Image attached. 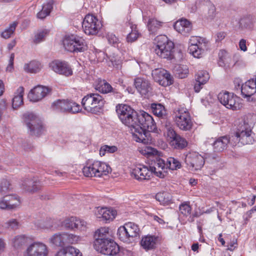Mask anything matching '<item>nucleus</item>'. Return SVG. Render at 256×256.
Masks as SVG:
<instances>
[{"label":"nucleus","mask_w":256,"mask_h":256,"mask_svg":"<svg viewBox=\"0 0 256 256\" xmlns=\"http://www.w3.org/2000/svg\"><path fill=\"white\" fill-rule=\"evenodd\" d=\"M134 128L132 129V134L134 140L144 144L152 142L150 132L156 129V124L152 117L148 113L141 111L137 113L136 117Z\"/></svg>","instance_id":"obj_1"},{"label":"nucleus","mask_w":256,"mask_h":256,"mask_svg":"<svg viewBox=\"0 0 256 256\" xmlns=\"http://www.w3.org/2000/svg\"><path fill=\"white\" fill-rule=\"evenodd\" d=\"M157 42L154 48L156 54L162 58L171 60L174 58V44L165 35H160L156 37Z\"/></svg>","instance_id":"obj_2"},{"label":"nucleus","mask_w":256,"mask_h":256,"mask_svg":"<svg viewBox=\"0 0 256 256\" xmlns=\"http://www.w3.org/2000/svg\"><path fill=\"white\" fill-rule=\"evenodd\" d=\"M116 112L118 118L123 124L128 126L132 132V129L134 128L136 117L137 112L126 104H119L116 106Z\"/></svg>","instance_id":"obj_3"},{"label":"nucleus","mask_w":256,"mask_h":256,"mask_svg":"<svg viewBox=\"0 0 256 256\" xmlns=\"http://www.w3.org/2000/svg\"><path fill=\"white\" fill-rule=\"evenodd\" d=\"M140 232V228L137 224L128 222L118 228L117 235L121 241L130 244L134 242L135 238L139 236Z\"/></svg>","instance_id":"obj_4"},{"label":"nucleus","mask_w":256,"mask_h":256,"mask_svg":"<svg viewBox=\"0 0 256 256\" xmlns=\"http://www.w3.org/2000/svg\"><path fill=\"white\" fill-rule=\"evenodd\" d=\"M22 120L30 135L38 136L42 134L44 130L42 122L35 114L32 112L24 113L22 115Z\"/></svg>","instance_id":"obj_5"},{"label":"nucleus","mask_w":256,"mask_h":256,"mask_svg":"<svg viewBox=\"0 0 256 256\" xmlns=\"http://www.w3.org/2000/svg\"><path fill=\"white\" fill-rule=\"evenodd\" d=\"M22 120L30 135L38 136L42 134L44 130L42 122L35 114L32 112L24 113L22 115Z\"/></svg>","instance_id":"obj_6"},{"label":"nucleus","mask_w":256,"mask_h":256,"mask_svg":"<svg viewBox=\"0 0 256 256\" xmlns=\"http://www.w3.org/2000/svg\"><path fill=\"white\" fill-rule=\"evenodd\" d=\"M111 171L112 169L108 164L100 161L88 163L82 168L84 174L87 177H100L108 174Z\"/></svg>","instance_id":"obj_7"},{"label":"nucleus","mask_w":256,"mask_h":256,"mask_svg":"<svg viewBox=\"0 0 256 256\" xmlns=\"http://www.w3.org/2000/svg\"><path fill=\"white\" fill-rule=\"evenodd\" d=\"M174 120L178 128L184 131L190 130L193 123L190 112L186 108H178L174 112Z\"/></svg>","instance_id":"obj_8"},{"label":"nucleus","mask_w":256,"mask_h":256,"mask_svg":"<svg viewBox=\"0 0 256 256\" xmlns=\"http://www.w3.org/2000/svg\"><path fill=\"white\" fill-rule=\"evenodd\" d=\"M104 100L102 96L97 93H90L84 96L82 104L85 110L92 113L99 112L103 106Z\"/></svg>","instance_id":"obj_9"},{"label":"nucleus","mask_w":256,"mask_h":256,"mask_svg":"<svg viewBox=\"0 0 256 256\" xmlns=\"http://www.w3.org/2000/svg\"><path fill=\"white\" fill-rule=\"evenodd\" d=\"M218 98L220 102L227 108L236 110L243 106L242 100L233 93L222 92L218 94Z\"/></svg>","instance_id":"obj_10"},{"label":"nucleus","mask_w":256,"mask_h":256,"mask_svg":"<svg viewBox=\"0 0 256 256\" xmlns=\"http://www.w3.org/2000/svg\"><path fill=\"white\" fill-rule=\"evenodd\" d=\"M63 45L66 50L72 52H82L87 48L85 40L74 35L66 36L63 40Z\"/></svg>","instance_id":"obj_11"},{"label":"nucleus","mask_w":256,"mask_h":256,"mask_svg":"<svg viewBox=\"0 0 256 256\" xmlns=\"http://www.w3.org/2000/svg\"><path fill=\"white\" fill-rule=\"evenodd\" d=\"M80 240V238L79 236L67 232L56 233L50 238L52 244L60 247H63L66 244H76Z\"/></svg>","instance_id":"obj_12"},{"label":"nucleus","mask_w":256,"mask_h":256,"mask_svg":"<svg viewBox=\"0 0 256 256\" xmlns=\"http://www.w3.org/2000/svg\"><path fill=\"white\" fill-rule=\"evenodd\" d=\"M98 240L94 242L96 250L108 256L116 255L120 250L119 246L111 239L105 241Z\"/></svg>","instance_id":"obj_13"},{"label":"nucleus","mask_w":256,"mask_h":256,"mask_svg":"<svg viewBox=\"0 0 256 256\" xmlns=\"http://www.w3.org/2000/svg\"><path fill=\"white\" fill-rule=\"evenodd\" d=\"M100 21L92 14H86L83 20L82 26L84 32L88 35H94L102 28Z\"/></svg>","instance_id":"obj_14"},{"label":"nucleus","mask_w":256,"mask_h":256,"mask_svg":"<svg viewBox=\"0 0 256 256\" xmlns=\"http://www.w3.org/2000/svg\"><path fill=\"white\" fill-rule=\"evenodd\" d=\"M208 42L206 38L197 36L192 37L190 40L188 47L190 53L195 58L201 57L207 48Z\"/></svg>","instance_id":"obj_15"},{"label":"nucleus","mask_w":256,"mask_h":256,"mask_svg":"<svg viewBox=\"0 0 256 256\" xmlns=\"http://www.w3.org/2000/svg\"><path fill=\"white\" fill-rule=\"evenodd\" d=\"M54 110L60 112L76 113L80 110V106L76 102L68 100H57L52 106Z\"/></svg>","instance_id":"obj_16"},{"label":"nucleus","mask_w":256,"mask_h":256,"mask_svg":"<svg viewBox=\"0 0 256 256\" xmlns=\"http://www.w3.org/2000/svg\"><path fill=\"white\" fill-rule=\"evenodd\" d=\"M166 132L170 144L173 148L182 150L187 146L188 142L186 139L177 134L171 126H166Z\"/></svg>","instance_id":"obj_17"},{"label":"nucleus","mask_w":256,"mask_h":256,"mask_svg":"<svg viewBox=\"0 0 256 256\" xmlns=\"http://www.w3.org/2000/svg\"><path fill=\"white\" fill-rule=\"evenodd\" d=\"M48 249L43 242H36L30 244L23 253V256H48Z\"/></svg>","instance_id":"obj_18"},{"label":"nucleus","mask_w":256,"mask_h":256,"mask_svg":"<svg viewBox=\"0 0 256 256\" xmlns=\"http://www.w3.org/2000/svg\"><path fill=\"white\" fill-rule=\"evenodd\" d=\"M185 163L190 170H198L204 166V158L197 152H190L186 156Z\"/></svg>","instance_id":"obj_19"},{"label":"nucleus","mask_w":256,"mask_h":256,"mask_svg":"<svg viewBox=\"0 0 256 256\" xmlns=\"http://www.w3.org/2000/svg\"><path fill=\"white\" fill-rule=\"evenodd\" d=\"M152 75L154 80L162 86H168L173 83L172 77L164 68L154 69L152 71Z\"/></svg>","instance_id":"obj_20"},{"label":"nucleus","mask_w":256,"mask_h":256,"mask_svg":"<svg viewBox=\"0 0 256 256\" xmlns=\"http://www.w3.org/2000/svg\"><path fill=\"white\" fill-rule=\"evenodd\" d=\"M50 66L55 72L66 76H71L73 74L71 66L64 60H55L50 63Z\"/></svg>","instance_id":"obj_21"},{"label":"nucleus","mask_w":256,"mask_h":256,"mask_svg":"<svg viewBox=\"0 0 256 256\" xmlns=\"http://www.w3.org/2000/svg\"><path fill=\"white\" fill-rule=\"evenodd\" d=\"M96 89L100 92L106 94H110L115 98H120L122 97V94L117 89L114 88L106 80H100L96 86Z\"/></svg>","instance_id":"obj_22"},{"label":"nucleus","mask_w":256,"mask_h":256,"mask_svg":"<svg viewBox=\"0 0 256 256\" xmlns=\"http://www.w3.org/2000/svg\"><path fill=\"white\" fill-rule=\"evenodd\" d=\"M19 196L15 194L6 195L0 199V208L12 210L20 206Z\"/></svg>","instance_id":"obj_23"},{"label":"nucleus","mask_w":256,"mask_h":256,"mask_svg":"<svg viewBox=\"0 0 256 256\" xmlns=\"http://www.w3.org/2000/svg\"><path fill=\"white\" fill-rule=\"evenodd\" d=\"M50 91V89L48 87L38 86L30 90L28 98L32 102H36L44 98Z\"/></svg>","instance_id":"obj_24"},{"label":"nucleus","mask_w":256,"mask_h":256,"mask_svg":"<svg viewBox=\"0 0 256 256\" xmlns=\"http://www.w3.org/2000/svg\"><path fill=\"white\" fill-rule=\"evenodd\" d=\"M150 168L156 176L163 178L165 176L164 170L167 169L166 162L164 160L156 157L150 166Z\"/></svg>","instance_id":"obj_25"},{"label":"nucleus","mask_w":256,"mask_h":256,"mask_svg":"<svg viewBox=\"0 0 256 256\" xmlns=\"http://www.w3.org/2000/svg\"><path fill=\"white\" fill-rule=\"evenodd\" d=\"M152 172L151 170L144 166H139L132 169L131 175L139 181L148 180Z\"/></svg>","instance_id":"obj_26"},{"label":"nucleus","mask_w":256,"mask_h":256,"mask_svg":"<svg viewBox=\"0 0 256 256\" xmlns=\"http://www.w3.org/2000/svg\"><path fill=\"white\" fill-rule=\"evenodd\" d=\"M134 84L142 95H146L151 92L152 88L149 80L141 77L134 79Z\"/></svg>","instance_id":"obj_27"},{"label":"nucleus","mask_w":256,"mask_h":256,"mask_svg":"<svg viewBox=\"0 0 256 256\" xmlns=\"http://www.w3.org/2000/svg\"><path fill=\"white\" fill-rule=\"evenodd\" d=\"M21 185L22 189L31 193L37 192L41 188L40 182L34 178L24 179Z\"/></svg>","instance_id":"obj_28"},{"label":"nucleus","mask_w":256,"mask_h":256,"mask_svg":"<svg viewBox=\"0 0 256 256\" xmlns=\"http://www.w3.org/2000/svg\"><path fill=\"white\" fill-rule=\"evenodd\" d=\"M241 92L244 98L250 97L256 93V76L242 86Z\"/></svg>","instance_id":"obj_29"},{"label":"nucleus","mask_w":256,"mask_h":256,"mask_svg":"<svg viewBox=\"0 0 256 256\" xmlns=\"http://www.w3.org/2000/svg\"><path fill=\"white\" fill-rule=\"evenodd\" d=\"M174 28L179 33L186 36L192 30L190 22L186 19H181L176 21L174 25Z\"/></svg>","instance_id":"obj_30"},{"label":"nucleus","mask_w":256,"mask_h":256,"mask_svg":"<svg viewBox=\"0 0 256 256\" xmlns=\"http://www.w3.org/2000/svg\"><path fill=\"white\" fill-rule=\"evenodd\" d=\"M252 132H242V133H236L234 136H232V141L235 140L234 144H236L237 143L240 142L242 144H252L254 142L253 137L251 136Z\"/></svg>","instance_id":"obj_31"},{"label":"nucleus","mask_w":256,"mask_h":256,"mask_svg":"<svg viewBox=\"0 0 256 256\" xmlns=\"http://www.w3.org/2000/svg\"><path fill=\"white\" fill-rule=\"evenodd\" d=\"M230 142V138L227 136L217 138L213 143L214 152H221L226 149L228 144Z\"/></svg>","instance_id":"obj_32"},{"label":"nucleus","mask_w":256,"mask_h":256,"mask_svg":"<svg viewBox=\"0 0 256 256\" xmlns=\"http://www.w3.org/2000/svg\"><path fill=\"white\" fill-rule=\"evenodd\" d=\"M237 125L236 133L252 132V124L250 122L248 116H244L239 120Z\"/></svg>","instance_id":"obj_33"},{"label":"nucleus","mask_w":256,"mask_h":256,"mask_svg":"<svg viewBox=\"0 0 256 256\" xmlns=\"http://www.w3.org/2000/svg\"><path fill=\"white\" fill-rule=\"evenodd\" d=\"M24 92V88L22 86H20L17 89L12 99V106L13 108L16 109L23 104Z\"/></svg>","instance_id":"obj_34"},{"label":"nucleus","mask_w":256,"mask_h":256,"mask_svg":"<svg viewBox=\"0 0 256 256\" xmlns=\"http://www.w3.org/2000/svg\"><path fill=\"white\" fill-rule=\"evenodd\" d=\"M163 22L159 21L154 18H151L148 20L147 26L150 34H156L158 30L162 27Z\"/></svg>","instance_id":"obj_35"},{"label":"nucleus","mask_w":256,"mask_h":256,"mask_svg":"<svg viewBox=\"0 0 256 256\" xmlns=\"http://www.w3.org/2000/svg\"><path fill=\"white\" fill-rule=\"evenodd\" d=\"M55 256H82V254L78 249L68 246L60 250Z\"/></svg>","instance_id":"obj_36"},{"label":"nucleus","mask_w":256,"mask_h":256,"mask_svg":"<svg viewBox=\"0 0 256 256\" xmlns=\"http://www.w3.org/2000/svg\"><path fill=\"white\" fill-rule=\"evenodd\" d=\"M156 244V237L146 236L142 238L140 242L142 246L146 250H152L154 248Z\"/></svg>","instance_id":"obj_37"},{"label":"nucleus","mask_w":256,"mask_h":256,"mask_svg":"<svg viewBox=\"0 0 256 256\" xmlns=\"http://www.w3.org/2000/svg\"><path fill=\"white\" fill-rule=\"evenodd\" d=\"M5 230L10 231H15L19 229L21 226L20 222L16 218H10L6 220L2 225Z\"/></svg>","instance_id":"obj_38"},{"label":"nucleus","mask_w":256,"mask_h":256,"mask_svg":"<svg viewBox=\"0 0 256 256\" xmlns=\"http://www.w3.org/2000/svg\"><path fill=\"white\" fill-rule=\"evenodd\" d=\"M54 2L52 0H49L44 3L41 11L37 14V17L40 19H44L48 16L53 8Z\"/></svg>","instance_id":"obj_39"},{"label":"nucleus","mask_w":256,"mask_h":256,"mask_svg":"<svg viewBox=\"0 0 256 256\" xmlns=\"http://www.w3.org/2000/svg\"><path fill=\"white\" fill-rule=\"evenodd\" d=\"M150 108L153 114L158 117L164 118L166 116V110L162 104H152Z\"/></svg>","instance_id":"obj_40"},{"label":"nucleus","mask_w":256,"mask_h":256,"mask_svg":"<svg viewBox=\"0 0 256 256\" xmlns=\"http://www.w3.org/2000/svg\"><path fill=\"white\" fill-rule=\"evenodd\" d=\"M28 238L25 235H18L12 239V243L16 248H18L28 243Z\"/></svg>","instance_id":"obj_41"},{"label":"nucleus","mask_w":256,"mask_h":256,"mask_svg":"<svg viewBox=\"0 0 256 256\" xmlns=\"http://www.w3.org/2000/svg\"><path fill=\"white\" fill-rule=\"evenodd\" d=\"M254 21V18L251 15H248L240 20V26L242 28H250Z\"/></svg>","instance_id":"obj_42"},{"label":"nucleus","mask_w":256,"mask_h":256,"mask_svg":"<svg viewBox=\"0 0 256 256\" xmlns=\"http://www.w3.org/2000/svg\"><path fill=\"white\" fill-rule=\"evenodd\" d=\"M24 69L25 71L28 72L36 73L40 69V64L37 61H32L29 64H26Z\"/></svg>","instance_id":"obj_43"},{"label":"nucleus","mask_w":256,"mask_h":256,"mask_svg":"<svg viewBox=\"0 0 256 256\" xmlns=\"http://www.w3.org/2000/svg\"><path fill=\"white\" fill-rule=\"evenodd\" d=\"M166 168L172 170H176L181 168V162L176 158L170 157L166 160Z\"/></svg>","instance_id":"obj_44"},{"label":"nucleus","mask_w":256,"mask_h":256,"mask_svg":"<svg viewBox=\"0 0 256 256\" xmlns=\"http://www.w3.org/2000/svg\"><path fill=\"white\" fill-rule=\"evenodd\" d=\"M109 235L108 228H101L98 230L94 234L96 238L95 241H97L98 239L105 241L108 240V236Z\"/></svg>","instance_id":"obj_45"},{"label":"nucleus","mask_w":256,"mask_h":256,"mask_svg":"<svg viewBox=\"0 0 256 256\" xmlns=\"http://www.w3.org/2000/svg\"><path fill=\"white\" fill-rule=\"evenodd\" d=\"M156 200L164 204L170 203L172 201V196L167 192H159L156 194Z\"/></svg>","instance_id":"obj_46"},{"label":"nucleus","mask_w":256,"mask_h":256,"mask_svg":"<svg viewBox=\"0 0 256 256\" xmlns=\"http://www.w3.org/2000/svg\"><path fill=\"white\" fill-rule=\"evenodd\" d=\"M11 184L9 180L2 179L0 182V194L3 195L11 190Z\"/></svg>","instance_id":"obj_47"},{"label":"nucleus","mask_w":256,"mask_h":256,"mask_svg":"<svg viewBox=\"0 0 256 256\" xmlns=\"http://www.w3.org/2000/svg\"><path fill=\"white\" fill-rule=\"evenodd\" d=\"M17 25L18 22H13L10 25L8 28L6 29V30L2 33V36L4 38H10L11 35L14 32Z\"/></svg>","instance_id":"obj_48"},{"label":"nucleus","mask_w":256,"mask_h":256,"mask_svg":"<svg viewBox=\"0 0 256 256\" xmlns=\"http://www.w3.org/2000/svg\"><path fill=\"white\" fill-rule=\"evenodd\" d=\"M118 150V148L114 146H110L104 145L101 146L100 150V154L101 156H104L106 152L110 154L114 153Z\"/></svg>","instance_id":"obj_49"},{"label":"nucleus","mask_w":256,"mask_h":256,"mask_svg":"<svg viewBox=\"0 0 256 256\" xmlns=\"http://www.w3.org/2000/svg\"><path fill=\"white\" fill-rule=\"evenodd\" d=\"M192 208L189 204L184 202L182 204L179 206V210L180 214L187 217L190 216Z\"/></svg>","instance_id":"obj_50"},{"label":"nucleus","mask_w":256,"mask_h":256,"mask_svg":"<svg viewBox=\"0 0 256 256\" xmlns=\"http://www.w3.org/2000/svg\"><path fill=\"white\" fill-rule=\"evenodd\" d=\"M116 214V212L115 210L112 208H105L102 220H112L115 218Z\"/></svg>","instance_id":"obj_51"},{"label":"nucleus","mask_w":256,"mask_h":256,"mask_svg":"<svg viewBox=\"0 0 256 256\" xmlns=\"http://www.w3.org/2000/svg\"><path fill=\"white\" fill-rule=\"evenodd\" d=\"M74 227V229L84 231L87 228V224L84 220L76 217Z\"/></svg>","instance_id":"obj_52"},{"label":"nucleus","mask_w":256,"mask_h":256,"mask_svg":"<svg viewBox=\"0 0 256 256\" xmlns=\"http://www.w3.org/2000/svg\"><path fill=\"white\" fill-rule=\"evenodd\" d=\"M204 158V162L206 161L207 162L212 164H214L216 162H219L220 160V158L216 154H206Z\"/></svg>","instance_id":"obj_53"},{"label":"nucleus","mask_w":256,"mask_h":256,"mask_svg":"<svg viewBox=\"0 0 256 256\" xmlns=\"http://www.w3.org/2000/svg\"><path fill=\"white\" fill-rule=\"evenodd\" d=\"M75 218L76 217H71L69 218L66 219L62 222V226L68 230H74V224L75 222Z\"/></svg>","instance_id":"obj_54"},{"label":"nucleus","mask_w":256,"mask_h":256,"mask_svg":"<svg viewBox=\"0 0 256 256\" xmlns=\"http://www.w3.org/2000/svg\"><path fill=\"white\" fill-rule=\"evenodd\" d=\"M205 80H198L196 79L194 82V88L196 92H198L202 88V86L204 84L208 81V76L207 74L205 76Z\"/></svg>","instance_id":"obj_55"},{"label":"nucleus","mask_w":256,"mask_h":256,"mask_svg":"<svg viewBox=\"0 0 256 256\" xmlns=\"http://www.w3.org/2000/svg\"><path fill=\"white\" fill-rule=\"evenodd\" d=\"M47 34L46 30H42L38 32L34 36V42L35 44H38L44 40L45 37Z\"/></svg>","instance_id":"obj_56"},{"label":"nucleus","mask_w":256,"mask_h":256,"mask_svg":"<svg viewBox=\"0 0 256 256\" xmlns=\"http://www.w3.org/2000/svg\"><path fill=\"white\" fill-rule=\"evenodd\" d=\"M188 72V69L186 68H183L182 67L180 66L176 70V74L180 78H184L187 76Z\"/></svg>","instance_id":"obj_57"},{"label":"nucleus","mask_w":256,"mask_h":256,"mask_svg":"<svg viewBox=\"0 0 256 256\" xmlns=\"http://www.w3.org/2000/svg\"><path fill=\"white\" fill-rule=\"evenodd\" d=\"M138 31L132 30L131 32H130L126 37V40L128 42H132L135 41L137 38H138Z\"/></svg>","instance_id":"obj_58"},{"label":"nucleus","mask_w":256,"mask_h":256,"mask_svg":"<svg viewBox=\"0 0 256 256\" xmlns=\"http://www.w3.org/2000/svg\"><path fill=\"white\" fill-rule=\"evenodd\" d=\"M206 74H207V76H208V80L210 78V76H209L208 73L206 71H205V70H202V71L198 72L196 75V79L198 80H200H200H205L204 77Z\"/></svg>","instance_id":"obj_59"},{"label":"nucleus","mask_w":256,"mask_h":256,"mask_svg":"<svg viewBox=\"0 0 256 256\" xmlns=\"http://www.w3.org/2000/svg\"><path fill=\"white\" fill-rule=\"evenodd\" d=\"M108 42L112 44H115L118 41V38L114 34H108L106 36Z\"/></svg>","instance_id":"obj_60"},{"label":"nucleus","mask_w":256,"mask_h":256,"mask_svg":"<svg viewBox=\"0 0 256 256\" xmlns=\"http://www.w3.org/2000/svg\"><path fill=\"white\" fill-rule=\"evenodd\" d=\"M14 58V53L11 54L8 61V64L6 68L7 71L10 72L13 69Z\"/></svg>","instance_id":"obj_61"},{"label":"nucleus","mask_w":256,"mask_h":256,"mask_svg":"<svg viewBox=\"0 0 256 256\" xmlns=\"http://www.w3.org/2000/svg\"><path fill=\"white\" fill-rule=\"evenodd\" d=\"M104 208H97L95 211V214L97 218L102 220L104 214Z\"/></svg>","instance_id":"obj_62"},{"label":"nucleus","mask_w":256,"mask_h":256,"mask_svg":"<svg viewBox=\"0 0 256 256\" xmlns=\"http://www.w3.org/2000/svg\"><path fill=\"white\" fill-rule=\"evenodd\" d=\"M226 36V34L224 32H219L216 35V41L220 42Z\"/></svg>","instance_id":"obj_63"},{"label":"nucleus","mask_w":256,"mask_h":256,"mask_svg":"<svg viewBox=\"0 0 256 256\" xmlns=\"http://www.w3.org/2000/svg\"><path fill=\"white\" fill-rule=\"evenodd\" d=\"M246 43V40L244 39L241 40L239 42V46L240 50L244 52L246 51L247 50Z\"/></svg>","instance_id":"obj_64"}]
</instances>
